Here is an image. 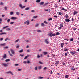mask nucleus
Here are the masks:
<instances>
[{
	"instance_id": "obj_45",
	"label": "nucleus",
	"mask_w": 79,
	"mask_h": 79,
	"mask_svg": "<svg viewBox=\"0 0 79 79\" xmlns=\"http://www.w3.org/2000/svg\"><path fill=\"white\" fill-rule=\"evenodd\" d=\"M10 19H9L7 20V23H9V22H10Z\"/></svg>"
},
{
	"instance_id": "obj_50",
	"label": "nucleus",
	"mask_w": 79,
	"mask_h": 79,
	"mask_svg": "<svg viewBox=\"0 0 79 79\" xmlns=\"http://www.w3.org/2000/svg\"><path fill=\"white\" fill-rule=\"evenodd\" d=\"M20 56H21L22 57H23V56L24 55H22V54H20Z\"/></svg>"
},
{
	"instance_id": "obj_34",
	"label": "nucleus",
	"mask_w": 79,
	"mask_h": 79,
	"mask_svg": "<svg viewBox=\"0 0 79 79\" xmlns=\"http://www.w3.org/2000/svg\"><path fill=\"white\" fill-rule=\"evenodd\" d=\"M34 69L35 71H37V67H35L34 68Z\"/></svg>"
},
{
	"instance_id": "obj_21",
	"label": "nucleus",
	"mask_w": 79,
	"mask_h": 79,
	"mask_svg": "<svg viewBox=\"0 0 79 79\" xmlns=\"http://www.w3.org/2000/svg\"><path fill=\"white\" fill-rule=\"evenodd\" d=\"M3 58H6V55L4 54V56H3Z\"/></svg>"
},
{
	"instance_id": "obj_27",
	"label": "nucleus",
	"mask_w": 79,
	"mask_h": 79,
	"mask_svg": "<svg viewBox=\"0 0 79 79\" xmlns=\"http://www.w3.org/2000/svg\"><path fill=\"white\" fill-rule=\"evenodd\" d=\"M8 27V26H6L5 27H4L3 28V29H7V27Z\"/></svg>"
},
{
	"instance_id": "obj_36",
	"label": "nucleus",
	"mask_w": 79,
	"mask_h": 79,
	"mask_svg": "<svg viewBox=\"0 0 79 79\" xmlns=\"http://www.w3.org/2000/svg\"><path fill=\"white\" fill-rule=\"evenodd\" d=\"M44 23L45 24H48V22H46V21H44Z\"/></svg>"
},
{
	"instance_id": "obj_8",
	"label": "nucleus",
	"mask_w": 79,
	"mask_h": 79,
	"mask_svg": "<svg viewBox=\"0 0 79 79\" xmlns=\"http://www.w3.org/2000/svg\"><path fill=\"white\" fill-rule=\"evenodd\" d=\"M60 26L58 28L59 29H61L62 27H63V24H60Z\"/></svg>"
},
{
	"instance_id": "obj_33",
	"label": "nucleus",
	"mask_w": 79,
	"mask_h": 79,
	"mask_svg": "<svg viewBox=\"0 0 79 79\" xmlns=\"http://www.w3.org/2000/svg\"><path fill=\"white\" fill-rule=\"evenodd\" d=\"M38 68L39 69H42V67L41 66H39Z\"/></svg>"
},
{
	"instance_id": "obj_25",
	"label": "nucleus",
	"mask_w": 79,
	"mask_h": 79,
	"mask_svg": "<svg viewBox=\"0 0 79 79\" xmlns=\"http://www.w3.org/2000/svg\"><path fill=\"white\" fill-rule=\"evenodd\" d=\"M6 34V33H0V35H3V34Z\"/></svg>"
},
{
	"instance_id": "obj_6",
	"label": "nucleus",
	"mask_w": 79,
	"mask_h": 79,
	"mask_svg": "<svg viewBox=\"0 0 79 79\" xmlns=\"http://www.w3.org/2000/svg\"><path fill=\"white\" fill-rule=\"evenodd\" d=\"M2 64L3 65L4 67H7L8 66V64L6 63H2Z\"/></svg>"
},
{
	"instance_id": "obj_5",
	"label": "nucleus",
	"mask_w": 79,
	"mask_h": 79,
	"mask_svg": "<svg viewBox=\"0 0 79 79\" xmlns=\"http://www.w3.org/2000/svg\"><path fill=\"white\" fill-rule=\"evenodd\" d=\"M6 74H10L11 75H13V73L10 71H9L8 72H6Z\"/></svg>"
},
{
	"instance_id": "obj_62",
	"label": "nucleus",
	"mask_w": 79,
	"mask_h": 79,
	"mask_svg": "<svg viewBox=\"0 0 79 79\" xmlns=\"http://www.w3.org/2000/svg\"><path fill=\"white\" fill-rule=\"evenodd\" d=\"M50 73L51 74H53V72L51 71Z\"/></svg>"
},
{
	"instance_id": "obj_15",
	"label": "nucleus",
	"mask_w": 79,
	"mask_h": 79,
	"mask_svg": "<svg viewBox=\"0 0 79 79\" xmlns=\"http://www.w3.org/2000/svg\"><path fill=\"white\" fill-rule=\"evenodd\" d=\"M43 54L44 55H47V53L46 52H43Z\"/></svg>"
},
{
	"instance_id": "obj_63",
	"label": "nucleus",
	"mask_w": 79,
	"mask_h": 79,
	"mask_svg": "<svg viewBox=\"0 0 79 79\" xmlns=\"http://www.w3.org/2000/svg\"><path fill=\"white\" fill-rule=\"evenodd\" d=\"M21 69H18V71H21Z\"/></svg>"
},
{
	"instance_id": "obj_38",
	"label": "nucleus",
	"mask_w": 79,
	"mask_h": 79,
	"mask_svg": "<svg viewBox=\"0 0 79 79\" xmlns=\"http://www.w3.org/2000/svg\"><path fill=\"white\" fill-rule=\"evenodd\" d=\"M39 64H43V63L41 61H39Z\"/></svg>"
},
{
	"instance_id": "obj_11",
	"label": "nucleus",
	"mask_w": 79,
	"mask_h": 79,
	"mask_svg": "<svg viewBox=\"0 0 79 79\" xmlns=\"http://www.w3.org/2000/svg\"><path fill=\"white\" fill-rule=\"evenodd\" d=\"M30 56V55H28L26 56L24 58V60H26V59H27V58H29Z\"/></svg>"
},
{
	"instance_id": "obj_64",
	"label": "nucleus",
	"mask_w": 79,
	"mask_h": 79,
	"mask_svg": "<svg viewBox=\"0 0 79 79\" xmlns=\"http://www.w3.org/2000/svg\"><path fill=\"white\" fill-rule=\"evenodd\" d=\"M27 63H28V64H29V63H30V61H27Z\"/></svg>"
},
{
	"instance_id": "obj_41",
	"label": "nucleus",
	"mask_w": 79,
	"mask_h": 79,
	"mask_svg": "<svg viewBox=\"0 0 79 79\" xmlns=\"http://www.w3.org/2000/svg\"><path fill=\"white\" fill-rule=\"evenodd\" d=\"M3 40V39L2 38H0V41H2Z\"/></svg>"
},
{
	"instance_id": "obj_4",
	"label": "nucleus",
	"mask_w": 79,
	"mask_h": 79,
	"mask_svg": "<svg viewBox=\"0 0 79 79\" xmlns=\"http://www.w3.org/2000/svg\"><path fill=\"white\" fill-rule=\"evenodd\" d=\"M12 20H16L17 19V18L16 17H12L10 18Z\"/></svg>"
},
{
	"instance_id": "obj_28",
	"label": "nucleus",
	"mask_w": 79,
	"mask_h": 79,
	"mask_svg": "<svg viewBox=\"0 0 79 79\" xmlns=\"http://www.w3.org/2000/svg\"><path fill=\"white\" fill-rule=\"evenodd\" d=\"M52 18H50L48 19V21H52Z\"/></svg>"
},
{
	"instance_id": "obj_14",
	"label": "nucleus",
	"mask_w": 79,
	"mask_h": 79,
	"mask_svg": "<svg viewBox=\"0 0 79 79\" xmlns=\"http://www.w3.org/2000/svg\"><path fill=\"white\" fill-rule=\"evenodd\" d=\"M77 13H78V11H75L73 12L74 15H75L76 14H77Z\"/></svg>"
},
{
	"instance_id": "obj_46",
	"label": "nucleus",
	"mask_w": 79,
	"mask_h": 79,
	"mask_svg": "<svg viewBox=\"0 0 79 79\" xmlns=\"http://www.w3.org/2000/svg\"><path fill=\"white\" fill-rule=\"evenodd\" d=\"M65 16L66 18H68V14H66V15Z\"/></svg>"
},
{
	"instance_id": "obj_40",
	"label": "nucleus",
	"mask_w": 79,
	"mask_h": 79,
	"mask_svg": "<svg viewBox=\"0 0 79 79\" xmlns=\"http://www.w3.org/2000/svg\"><path fill=\"white\" fill-rule=\"evenodd\" d=\"M5 10H7V9L8 8V7H5L4 8Z\"/></svg>"
},
{
	"instance_id": "obj_2",
	"label": "nucleus",
	"mask_w": 79,
	"mask_h": 79,
	"mask_svg": "<svg viewBox=\"0 0 79 79\" xmlns=\"http://www.w3.org/2000/svg\"><path fill=\"white\" fill-rule=\"evenodd\" d=\"M19 6L20 8H21V9H23V8H24L26 7V6H22V4H20L19 5Z\"/></svg>"
},
{
	"instance_id": "obj_54",
	"label": "nucleus",
	"mask_w": 79,
	"mask_h": 79,
	"mask_svg": "<svg viewBox=\"0 0 79 79\" xmlns=\"http://www.w3.org/2000/svg\"><path fill=\"white\" fill-rule=\"evenodd\" d=\"M33 18L34 19L37 18V16H33Z\"/></svg>"
},
{
	"instance_id": "obj_52",
	"label": "nucleus",
	"mask_w": 79,
	"mask_h": 79,
	"mask_svg": "<svg viewBox=\"0 0 79 79\" xmlns=\"http://www.w3.org/2000/svg\"><path fill=\"white\" fill-rule=\"evenodd\" d=\"M43 69H44V70H46V69H47V67H45L44 68H43Z\"/></svg>"
},
{
	"instance_id": "obj_59",
	"label": "nucleus",
	"mask_w": 79,
	"mask_h": 79,
	"mask_svg": "<svg viewBox=\"0 0 79 79\" xmlns=\"http://www.w3.org/2000/svg\"><path fill=\"white\" fill-rule=\"evenodd\" d=\"M9 55H10V56H13V55H12V54H11V53H10V54H9Z\"/></svg>"
},
{
	"instance_id": "obj_10",
	"label": "nucleus",
	"mask_w": 79,
	"mask_h": 79,
	"mask_svg": "<svg viewBox=\"0 0 79 79\" xmlns=\"http://www.w3.org/2000/svg\"><path fill=\"white\" fill-rule=\"evenodd\" d=\"M56 63L55 64H56V66H57L59 64H60V62H59V61H56L55 62Z\"/></svg>"
},
{
	"instance_id": "obj_37",
	"label": "nucleus",
	"mask_w": 79,
	"mask_h": 79,
	"mask_svg": "<svg viewBox=\"0 0 79 79\" xmlns=\"http://www.w3.org/2000/svg\"><path fill=\"white\" fill-rule=\"evenodd\" d=\"M29 9V8L28 7L25 8V10H28Z\"/></svg>"
},
{
	"instance_id": "obj_49",
	"label": "nucleus",
	"mask_w": 79,
	"mask_h": 79,
	"mask_svg": "<svg viewBox=\"0 0 79 79\" xmlns=\"http://www.w3.org/2000/svg\"><path fill=\"white\" fill-rule=\"evenodd\" d=\"M62 14V13L61 12H59V15H61Z\"/></svg>"
},
{
	"instance_id": "obj_60",
	"label": "nucleus",
	"mask_w": 79,
	"mask_h": 79,
	"mask_svg": "<svg viewBox=\"0 0 79 79\" xmlns=\"http://www.w3.org/2000/svg\"><path fill=\"white\" fill-rule=\"evenodd\" d=\"M6 30H7V31H10V28H7Z\"/></svg>"
},
{
	"instance_id": "obj_39",
	"label": "nucleus",
	"mask_w": 79,
	"mask_h": 79,
	"mask_svg": "<svg viewBox=\"0 0 79 79\" xmlns=\"http://www.w3.org/2000/svg\"><path fill=\"white\" fill-rule=\"evenodd\" d=\"M40 56H39V54L37 55V58H40Z\"/></svg>"
},
{
	"instance_id": "obj_12",
	"label": "nucleus",
	"mask_w": 79,
	"mask_h": 79,
	"mask_svg": "<svg viewBox=\"0 0 79 79\" xmlns=\"http://www.w3.org/2000/svg\"><path fill=\"white\" fill-rule=\"evenodd\" d=\"M44 42L46 43V44H49V42L47 41V40H45Z\"/></svg>"
},
{
	"instance_id": "obj_56",
	"label": "nucleus",
	"mask_w": 79,
	"mask_h": 79,
	"mask_svg": "<svg viewBox=\"0 0 79 79\" xmlns=\"http://www.w3.org/2000/svg\"><path fill=\"white\" fill-rule=\"evenodd\" d=\"M27 63V62L26 61H24L23 62V63H24V64H26Z\"/></svg>"
},
{
	"instance_id": "obj_53",
	"label": "nucleus",
	"mask_w": 79,
	"mask_h": 79,
	"mask_svg": "<svg viewBox=\"0 0 79 79\" xmlns=\"http://www.w3.org/2000/svg\"><path fill=\"white\" fill-rule=\"evenodd\" d=\"M62 64L63 65V66H65V65H66V64L65 63H64V62L62 63Z\"/></svg>"
},
{
	"instance_id": "obj_30",
	"label": "nucleus",
	"mask_w": 79,
	"mask_h": 79,
	"mask_svg": "<svg viewBox=\"0 0 79 79\" xmlns=\"http://www.w3.org/2000/svg\"><path fill=\"white\" fill-rule=\"evenodd\" d=\"M40 2V0H37L36 1V3H39Z\"/></svg>"
},
{
	"instance_id": "obj_32",
	"label": "nucleus",
	"mask_w": 79,
	"mask_h": 79,
	"mask_svg": "<svg viewBox=\"0 0 79 79\" xmlns=\"http://www.w3.org/2000/svg\"><path fill=\"white\" fill-rule=\"evenodd\" d=\"M14 23V22H10V24H13Z\"/></svg>"
},
{
	"instance_id": "obj_44",
	"label": "nucleus",
	"mask_w": 79,
	"mask_h": 79,
	"mask_svg": "<svg viewBox=\"0 0 79 79\" xmlns=\"http://www.w3.org/2000/svg\"><path fill=\"white\" fill-rule=\"evenodd\" d=\"M64 40H67V41H68V40H68V39L67 38L66 39H64Z\"/></svg>"
},
{
	"instance_id": "obj_61",
	"label": "nucleus",
	"mask_w": 79,
	"mask_h": 79,
	"mask_svg": "<svg viewBox=\"0 0 79 79\" xmlns=\"http://www.w3.org/2000/svg\"><path fill=\"white\" fill-rule=\"evenodd\" d=\"M71 19H72V21H74V18H73H73H72Z\"/></svg>"
},
{
	"instance_id": "obj_43",
	"label": "nucleus",
	"mask_w": 79,
	"mask_h": 79,
	"mask_svg": "<svg viewBox=\"0 0 79 79\" xmlns=\"http://www.w3.org/2000/svg\"><path fill=\"white\" fill-rule=\"evenodd\" d=\"M64 51H65V52H67V51H68V49H66V48L64 49Z\"/></svg>"
},
{
	"instance_id": "obj_55",
	"label": "nucleus",
	"mask_w": 79,
	"mask_h": 79,
	"mask_svg": "<svg viewBox=\"0 0 79 79\" xmlns=\"http://www.w3.org/2000/svg\"><path fill=\"white\" fill-rule=\"evenodd\" d=\"M13 14V12H10V15H12Z\"/></svg>"
},
{
	"instance_id": "obj_23",
	"label": "nucleus",
	"mask_w": 79,
	"mask_h": 79,
	"mask_svg": "<svg viewBox=\"0 0 79 79\" xmlns=\"http://www.w3.org/2000/svg\"><path fill=\"white\" fill-rule=\"evenodd\" d=\"M5 61L6 62H8V61H10L9 59H7L6 60H5Z\"/></svg>"
},
{
	"instance_id": "obj_51",
	"label": "nucleus",
	"mask_w": 79,
	"mask_h": 79,
	"mask_svg": "<svg viewBox=\"0 0 79 79\" xmlns=\"http://www.w3.org/2000/svg\"><path fill=\"white\" fill-rule=\"evenodd\" d=\"M54 18H56V19H57V18H58V16H55V15H54Z\"/></svg>"
},
{
	"instance_id": "obj_26",
	"label": "nucleus",
	"mask_w": 79,
	"mask_h": 79,
	"mask_svg": "<svg viewBox=\"0 0 79 79\" xmlns=\"http://www.w3.org/2000/svg\"><path fill=\"white\" fill-rule=\"evenodd\" d=\"M1 45H2V46H5L6 45V44L5 43L2 44H1Z\"/></svg>"
},
{
	"instance_id": "obj_42",
	"label": "nucleus",
	"mask_w": 79,
	"mask_h": 79,
	"mask_svg": "<svg viewBox=\"0 0 79 79\" xmlns=\"http://www.w3.org/2000/svg\"><path fill=\"white\" fill-rule=\"evenodd\" d=\"M56 35H60V33L59 32H57L56 34Z\"/></svg>"
},
{
	"instance_id": "obj_19",
	"label": "nucleus",
	"mask_w": 79,
	"mask_h": 79,
	"mask_svg": "<svg viewBox=\"0 0 79 79\" xmlns=\"http://www.w3.org/2000/svg\"><path fill=\"white\" fill-rule=\"evenodd\" d=\"M62 10H64L65 11H67V10L64 9V8H62Z\"/></svg>"
},
{
	"instance_id": "obj_22",
	"label": "nucleus",
	"mask_w": 79,
	"mask_h": 79,
	"mask_svg": "<svg viewBox=\"0 0 79 79\" xmlns=\"http://www.w3.org/2000/svg\"><path fill=\"white\" fill-rule=\"evenodd\" d=\"M37 32H41L42 31L41 30H36Z\"/></svg>"
},
{
	"instance_id": "obj_57",
	"label": "nucleus",
	"mask_w": 79,
	"mask_h": 79,
	"mask_svg": "<svg viewBox=\"0 0 79 79\" xmlns=\"http://www.w3.org/2000/svg\"><path fill=\"white\" fill-rule=\"evenodd\" d=\"M18 41H19V40H17L15 41V42H18Z\"/></svg>"
},
{
	"instance_id": "obj_18",
	"label": "nucleus",
	"mask_w": 79,
	"mask_h": 79,
	"mask_svg": "<svg viewBox=\"0 0 79 79\" xmlns=\"http://www.w3.org/2000/svg\"><path fill=\"white\" fill-rule=\"evenodd\" d=\"M69 40L70 41V42H73V38H70Z\"/></svg>"
},
{
	"instance_id": "obj_16",
	"label": "nucleus",
	"mask_w": 79,
	"mask_h": 79,
	"mask_svg": "<svg viewBox=\"0 0 79 79\" xmlns=\"http://www.w3.org/2000/svg\"><path fill=\"white\" fill-rule=\"evenodd\" d=\"M44 2H42L39 3V5H44Z\"/></svg>"
},
{
	"instance_id": "obj_31",
	"label": "nucleus",
	"mask_w": 79,
	"mask_h": 79,
	"mask_svg": "<svg viewBox=\"0 0 79 79\" xmlns=\"http://www.w3.org/2000/svg\"><path fill=\"white\" fill-rule=\"evenodd\" d=\"M16 14L17 15H20V14L18 12H17L16 13Z\"/></svg>"
},
{
	"instance_id": "obj_3",
	"label": "nucleus",
	"mask_w": 79,
	"mask_h": 79,
	"mask_svg": "<svg viewBox=\"0 0 79 79\" xmlns=\"http://www.w3.org/2000/svg\"><path fill=\"white\" fill-rule=\"evenodd\" d=\"M25 24H27V25H29V20H27L24 22Z\"/></svg>"
},
{
	"instance_id": "obj_58",
	"label": "nucleus",
	"mask_w": 79,
	"mask_h": 79,
	"mask_svg": "<svg viewBox=\"0 0 79 79\" xmlns=\"http://www.w3.org/2000/svg\"><path fill=\"white\" fill-rule=\"evenodd\" d=\"M15 66H18V64H15Z\"/></svg>"
},
{
	"instance_id": "obj_7",
	"label": "nucleus",
	"mask_w": 79,
	"mask_h": 79,
	"mask_svg": "<svg viewBox=\"0 0 79 79\" xmlns=\"http://www.w3.org/2000/svg\"><path fill=\"white\" fill-rule=\"evenodd\" d=\"M10 51H11V52L12 55H14V54H15V51L13 50V49H11Z\"/></svg>"
},
{
	"instance_id": "obj_13",
	"label": "nucleus",
	"mask_w": 79,
	"mask_h": 79,
	"mask_svg": "<svg viewBox=\"0 0 79 79\" xmlns=\"http://www.w3.org/2000/svg\"><path fill=\"white\" fill-rule=\"evenodd\" d=\"M65 21H66V22H69V21H70V20L68 19V18H66L65 19Z\"/></svg>"
},
{
	"instance_id": "obj_17",
	"label": "nucleus",
	"mask_w": 79,
	"mask_h": 79,
	"mask_svg": "<svg viewBox=\"0 0 79 79\" xmlns=\"http://www.w3.org/2000/svg\"><path fill=\"white\" fill-rule=\"evenodd\" d=\"M64 45V43H61V47H63V45Z\"/></svg>"
},
{
	"instance_id": "obj_35",
	"label": "nucleus",
	"mask_w": 79,
	"mask_h": 79,
	"mask_svg": "<svg viewBox=\"0 0 79 79\" xmlns=\"http://www.w3.org/2000/svg\"><path fill=\"white\" fill-rule=\"evenodd\" d=\"M23 52V50L22 49L19 51V53H22V52Z\"/></svg>"
},
{
	"instance_id": "obj_48",
	"label": "nucleus",
	"mask_w": 79,
	"mask_h": 79,
	"mask_svg": "<svg viewBox=\"0 0 79 79\" xmlns=\"http://www.w3.org/2000/svg\"><path fill=\"white\" fill-rule=\"evenodd\" d=\"M41 26H44V23H41Z\"/></svg>"
},
{
	"instance_id": "obj_24",
	"label": "nucleus",
	"mask_w": 79,
	"mask_h": 79,
	"mask_svg": "<svg viewBox=\"0 0 79 79\" xmlns=\"http://www.w3.org/2000/svg\"><path fill=\"white\" fill-rule=\"evenodd\" d=\"M69 77V75H67L65 76L64 78H68Z\"/></svg>"
},
{
	"instance_id": "obj_29",
	"label": "nucleus",
	"mask_w": 79,
	"mask_h": 79,
	"mask_svg": "<svg viewBox=\"0 0 79 79\" xmlns=\"http://www.w3.org/2000/svg\"><path fill=\"white\" fill-rule=\"evenodd\" d=\"M47 4H48V3H45V4L43 5V6H45L46 5H47Z\"/></svg>"
},
{
	"instance_id": "obj_9",
	"label": "nucleus",
	"mask_w": 79,
	"mask_h": 79,
	"mask_svg": "<svg viewBox=\"0 0 79 79\" xmlns=\"http://www.w3.org/2000/svg\"><path fill=\"white\" fill-rule=\"evenodd\" d=\"M70 53L71 54V55H75L76 54V52L75 51H72V52H70Z\"/></svg>"
},
{
	"instance_id": "obj_47",
	"label": "nucleus",
	"mask_w": 79,
	"mask_h": 79,
	"mask_svg": "<svg viewBox=\"0 0 79 79\" xmlns=\"http://www.w3.org/2000/svg\"><path fill=\"white\" fill-rule=\"evenodd\" d=\"M0 4V5H3V2H1Z\"/></svg>"
},
{
	"instance_id": "obj_20",
	"label": "nucleus",
	"mask_w": 79,
	"mask_h": 79,
	"mask_svg": "<svg viewBox=\"0 0 79 79\" xmlns=\"http://www.w3.org/2000/svg\"><path fill=\"white\" fill-rule=\"evenodd\" d=\"M38 79H43V77H38Z\"/></svg>"
},
{
	"instance_id": "obj_1",
	"label": "nucleus",
	"mask_w": 79,
	"mask_h": 79,
	"mask_svg": "<svg viewBox=\"0 0 79 79\" xmlns=\"http://www.w3.org/2000/svg\"><path fill=\"white\" fill-rule=\"evenodd\" d=\"M48 35L50 37H54L56 36V35L55 33H52V32H50L48 34Z\"/></svg>"
}]
</instances>
